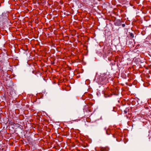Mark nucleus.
<instances>
[{"instance_id":"obj_7","label":"nucleus","mask_w":151,"mask_h":151,"mask_svg":"<svg viewBox=\"0 0 151 151\" xmlns=\"http://www.w3.org/2000/svg\"><path fill=\"white\" fill-rule=\"evenodd\" d=\"M128 110L129 109L127 108L124 111V113L125 114H126L128 111Z\"/></svg>"},{"instance_id":"obj_3","label":"nucleus","mask_w":151,"mask_h":151,"mask_svg":"<svg viewBox=\"0 0 151 151\" xmlns=\"http://www.w3.org/2000/svg\"><path fill=\"white\" fill-rule=\"evenodd\" d=\"M122 23L120 20H117L115 23V24L117 26H120L121 24Z\"/></svg>"},{"instance_id":"obj_4","label":"nucleus","mask_w":151,"mask_h":151,"mask_svg":"<svg viewBox=\"0 0 151 151\" xmlns=\"http://www.w3.org/2000/svg\"><path fill=\"white\" fill-rule=\"evenodd\" d=\"M100 150L101 151H106V148L103 147H100Z\"/></svg>"},{"instance_id":"obj_8","label":"nucleus","mask_w":151,"mask_h":151,"mask_svg":"<svg viewBox=\"0 0 151 151\" xmlns=\"http://www.w3.org/2000/svg\"><path fill=\"white\" fill-rule=\"evenodd\" d=\"M122 26L123 27H124L125 26V24H122Z\"/></svg>"},{"instance_id":"obj_6","label":"nucleus","mask_w":151,"mask_h":151,"mask_svg":"<svg viewBox=\"0 0 151 151\" xmlns=\"http://www.w3.org/2000/svg\"><path fill=\"white\" fill-rule=\"evenodd\" d=\"M130 35L131 39H132L134 38V35L132 33H130Z\"/></svg>"},{"instance_id":"obj_1","label":"nucleus","mask_w":151,"mask_h":151,"mask_svg":"<svg viewBox=\"0 0 151 151\" xmlns=\"http://www.w3.org/2000/svg\"><path fill=\"white\" fill-rule=\"evenodd\" d=\"M106 75L102 76V85L106 84L108 82V78H107Z\"/></svg>"},{"instance_id":"obj_2","label":"nucleus","mask_w":151,"mask_h":151,"mask_svg":"<svg viewBox=\"0 0 151 151\" xmlns=\"http://www.w3.org/2000/svg\"><path fill=\"white\" fill-rule=\"evenodd\" d=\"M97 81L99 83L102 85V76H101L98 77Z\"/></svg>"},{"instance_id":"obj_5","label":"nucleus","mask_w":151,"mask_h":151,"mask_svg":"<svg viewBox=\"0 0 151 151\" xmlns=\"http://www.w3.org/2000/svg\"><path fill=\"white\" fill-rule=\"evenodd\" d=\"M106 133L108 135H109L110 134V131L109 129H108L106 130Z\"/></svg>"}]
</instances>
